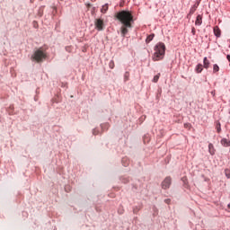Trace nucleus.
Wrapping results in <instances>:
<instances>
[{
	"instance_id": "b1692460",
	"label": "nucleus",
	"mask_w": 230,
	"mask_h": 230,
	"mask_svg": "<svg viewBox=\"0 0 230 230\" xmlns=\"http://www.w3.org/2000/svg\"><path fill=\"white\" fill-rule=\"evenodd\" d=\"M226 58H227L228 62H230V55H227Z\"/></svg>"
},
{
	"instance_id": "f8f14e48",
	"label": "nucleus",
	"mask_w": 230,
	"mask_h": 230,
	"mask_svg": "<svg viewBox=\"0 0 230 230\" xmlns=\"http://www.w3.org/2000/svg\"><path fill=\"white\" fill-rule=\"evenodd\" d=\"M107 10H109V4H106L102 5L101 12H102V13H105L107 12Z\"/></svg>"
},
{
	"instance_id": "423d86ee",
	"label": "nucleus",
	"mask_w": 230,
	"mask_h": 230,
	"mask_svg": "<svg viewBox=\"0 0 230 230\" xmlns=\"http://www.w3.org/2000/svg\"><path fill=\"white\" fill-rule=\"evenodd\" d=\"M214 34L219 38L220 35H222V31L220 30V28L218 26H215L214 27Z\"/></svg>"
},
{
	"instance_id": "4be33fe9",
	"label": "nucleus",
	"mask_w": 230,
	"mask_h": 230,
	"mask_svg": "<svg viewBox=\"0 0 230 230\" xmlns=\"http://www.w3.org/2000/svg\"><path fill=\"white\" fill-rule=\"evenodd\" d=\"M165 204H170V202H172V200L170 199H167L164 200Z\"/></svg>"
},
{
	"instance_id": "6e6552de",
	"label": "nucleus",
	"mask_w": 230,
	"mask_h": 230,
	"mask_svg": "<svg viewBox=\"0 0 230 230\" xmlns=\"http://www.w3.org/2000/svg\"><path fill=\"white\" fill-rule=\"evenodd\" d=\"M221 145L226 147L230 146V140L227 138H223L221 140Z\"/></svg>"
},
{
	"instance_id": "4468645a",
	"label": "nucleus",
	"mask_w": 230,
	"mask_h": 230,
	"mask_svg": "<svg viewBox=\"0 0 230 230\" xmlns=\"http://www.w3.org/2000/svg\"><path fill=\"white\" fill-rule=\"evenodd\" d=\"M216 128H217V132H218V134H220V132H222V127H221L220 122H217Z\"/></svg>"
},
{
	"instance_id": "393cba45",
	"label": "nucleus",
	"mask_w": 230,
	"mask_h": 230,
	"mask_svg": "<svg viewBox=\"0 0 230 230\" xmlns=\"http://www.w3.org/2000/svg\"><path fill=\"white\" fill-rule=\"evenodd\" d=\"M125 161H127V159H125V158H124V159H122V163H125Z\"/></svg>"
},
{
	"instance_id": "f03ea898",
	"label": "nucleus",
	"mask_w": 230,
	"mask_h": 230,
	"mask_svg": "<svg viewBox=\"0 0 230 230\" xmlns=\"http://www.w3.org/2000/svg\"><path fill=\"white\" fill-rule=\"evenodd\" d=\"M164 53H166V46L163 42H159L155 46V53L153 56V60L157 62L164 58Z\"/></svg>"
},
{
	"instance_id": "a211bd4d",
	"label": "nucleus",
	"mask_w": 230,
	"mask_h": 230,
	"mask_svg": "<svg viewBox=\"0 0 230 230\" xmlns=\"http://www.w3.org/2000/svg\"><path fill=\"white\" fill-rule=\"evenodd\" d=\"M109 67H110V69H114V67H115L114 60H111V61H110V63H109Z\"/></svg>"
},
{
	"instance_id": "dca6fc26",
	"label": "nucleus",
	"mask_w": 230,
	"mask_h": 230,
	"mask_svg": "<svg viewBox=\"0 0 230 230\" xmlns=\"http://www.w3.org/2000/svg\"><path fill=\"white\" fill-rule=\"evenodd\" d=\"M218 71H220V67L218 66V65L215 64L213 66V73H218Z\"/></svg>"
},
{
	"instance_id": "6ab92c4d",
	"label": "nucleus",
	"mask_w": 230,
	"mask_h": 230,
	"mask_svg": "<svg viewBox=\"0 0 230 230\" xmlns=\"http://www.w3.org/2000/svg\"><path fill=\"white\" fill-rule=\"evenodd\" d=\"M225 175H226V177H227V179H230V169L225 170Z\"/></svg>"
},
{
	"instance_id": "9d476101",
	"label": "nucleus",
	"mask_w": 230,
	"mask_h": 230,
	"mask_svg": "<svg viewBox=\"0 0 230 230\" xmlns=\"http://www.w3.org/2000/svg\"><path fill=\"white\" fill-rule=\"evenodd\" d=\"M154 37H155V34L148 35L147 38L146 39V44H149V42H152V40H154Z\"/></svg>"
},
{
	"instance_id": "5701e85b",
	"label": "nucleus",
	"mask_w": 230,
	"mask_h": 230,
	"mask_svg": "<svg viewBox=\"0 0 230 230\" xmlns=\"http://www.w3.org/2000/svg\"><path fill=\"white\" fill-rule=\"evenodd\" d=\"M227 211L230 213V203L227 205Z\"/></svg>"
},
{
	"instance_id": "412c9836",
	"label": "nucleus",
	"mask_w": 230,
	"mask_h": 230,
	"mask_svg": "<svg viewBox=\"0 0 230 230\" xmlns=\"http://www.w3.org/2000/svg\"><path fill=\"white\" fill-rule=\"evenodd\" d=\"M191 33H192V35H195V33H197V31H195V27H192Z\"/></svg>"
},
{
	"instance_id": "9b49d317",
	"label": "nucleus",
	"mask_w": 230,
	"mask_h": 230,
	"mask_svg": "<svg viewBox=\"0 0 230 230\" xmlns=\"http://www.w3.org/2000/svg\"><path fill=\"white\" fill-rule=\"evenodd\" d=\"M203 64H204L205 69H208L209 68V60H208V58H204Z\"/></svg>"
},
{
	"instance_id": "aec40b11",
	"label": "nucleus",
	"mask_w": 230,
	"mask_h": 230,
	"mask_svg": "<svg viewBox=\"0 0 230 230\" xmlns=\"http://www.w3.org/2000/svg\"><path fill=\"white\" fill-rule=\"evenodd\" d=\"M193 13H195V9L191 8L190 11L189 15H193Z\"/></svg>"
},
{
	"instance_id": "f3484780",
	"label": "nucleus",
	"mask_w": 230,
	"mask_h": 230,
	"mask_svg": "<svg viewBox=\"0 0 230 230\" xmlns=\"http://www.w3.org/2000/svg\"><path fill=\"white\" fill-rule=\"evenodd\" d=\"M160 76H161V74H158V75H155L154 78H153V82L155 84H157V82H159V77Z\"/></svg>"
},
{
	"instance_id": "7ed1b4c3",
	"label": "nucleus",
	"mask_w": 230,
	"mask_h": 230,
	"mask_svg": "<svg viewBox=\"0 0 230 230\" xmlns=\"http://www.w3.org/2000/svg\"><path fill=\"white\" fill-rule=\"evenodd\" d=\"M46 52L42 51V49H39L36 51H34L33 55L31 56V60L34 62H44L47 58Z\"/></svg>"
},
{
	"instance_id": "ddd939ff",
	"label": "nucleus",
	"mask_w": 230,
	"mask_h": 230,
	"mask_svg": "<svg viewBox=\"0 0 230 230\" xmlns=\"http://www.w3.org/2000/svg\"><path fill=\"white\" fill-rule=\"evenodd\" d=\"M130 78V73L129 72H125L124 74V82H128Z\"/></svg>"
},
{
	"instance_id": "0eeeda50",
	"label": "nucleus",
	"mask_w": 230,
	"mask_h": 230,
	"mask_svg": "<svg viewBox=\"0 0 230 230\" xmlns=\"http://www.w3.org/2000/svg\"><path fill=\"white\" fill-rule=\"evenodd\" d=\"M196 26H200L202 24V15L199 14L195 21Z\"/></svg>"
},
{
	"instance_id": "20e7f679",
	"label": "nucleus",
	"mask_w": 230,
	"mask_h": 230,
	"mask_svg": "<svg viewBox=\"0 0 230 230\" xmlns=\"http://www.w3.org/2000/svg\"><path fill=\"white\" fill-rule=\"evenodd\" d=\"M163 190H168L172 186V177L167 176L161 184Z\"/></svg>"
},
{
	"instance_id": "2eb2a0df",
	"label": "nucleus",
	"mask_w": 230,
	"mask_h": 230,
	"mask_svg": "<svg viewBox=\"0 0 230 230\" xmlns=\"http://www.w3.org/2000/svg\"><path fill=\"white\" fill-rule=\"evenodd\" d=\"M202 64H199L197 66H196V72L197 73H202Z\"/></svg>"
},
{
	"instance_id": "39448f33",
	"label": "nucleus",
	"mask_w": 230,
	"mask_h": 230,
	"mask_svg": "<svg viewBox=\"0 0 230 230\" xmlns=\"http://www.w3.org/2000/svg\"><path fill=\"white\" fill-rule=\"evenodd\" d=\"M95 28H97V30L99 31H102V30H103V20L96 19L95 20Z\"/></svg>"
},
{
	"instance_id": "f257e3e1",
	"label": "nucleus",
	"mask_w": 230,
	"mask_h": 230,
	"mask_svg": "<svg viewBox=\"0 0 230 230\" xmlns=\"http://www.w3.org/2000/svg\"><path fill=\"white\" fill-rule=\"evenodd\" d=\"M115 17L122 24L120 27L121 37H126L127 33H128V28H132V23L134 22L132 12L123 10L117 13Z\"/></svg>"
},
{
	"instance_id": "1a4fd4ad",
	"label": "nucleus",
	"mask_w": 230,
	"mask_h": 230,
	"mask_svg": "<svg viewBox=\"0 0 230 230\" xmlns=\"http://www.w3.org/2000/svg\"><path fill=\"white\" fill-rule=\"evenodd\" d=\"M208 152L211 155H215V146L213 144L208 145Z\"/></svg>"
}]
</instances>
